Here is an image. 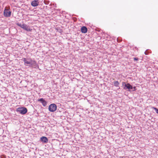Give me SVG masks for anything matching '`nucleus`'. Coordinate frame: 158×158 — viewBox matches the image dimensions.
I'll list each match as a JSON object with an SVG mask.
<instances>
[{
  "label": "nucleus",
  "instance_id": "nucleus-14",
  "mask_svg": "<svg viewBox=\"0 0 158 158\" xmlns=\"http://www.w3.org/2000/svg\"><path fill=\"white\" fill-rule=\"evenodd\" d=\"M133 88L134 89V90H135V89L136 87H133Z\"/></svg>",
  "mask_w": 158,
  "mask_h": 158
},
{
  "label": "nucleus",
  "instance_id": "nucleus-9",
  "mask_svg": "<svg viewBox=\"0 0 158 158\" xmlns=\"http://www.w3.org/2000/svg\"><path fill=\"white\" fill-rule=\"evenodd\" d=\"M41 141L44 143H47L48 142V139L45 136H43L41 138Z\"/></svg>",
  "mask_w": 158,
  "mask_h": 158
},
{
  "label": "nucleus",
  "instance_id": "nucleus-12",
  "mask_svg": "<svg viewBox=\"0 0 158 158\" xmlns=\"http://www.w3.org/2000/svg\"><path fill=\"white\" fill-rule=\"evenodd\" d=\"M152 108L153 109L156 111V112L158 114V109L154 107H152Z\"/></svg>",
  "mask_w": 158,
  "mask_h": 158
},
{
  "label": "nucleus",
  "instance_id": "nucleus-1",
  "mask_svg": "<svg viewBox=\"0 0 158 158\" xmlns=\"http://www.w3.org/2000/svg\"><path fill=\"white\" fill-rule=\"evenodd\" d=\"M16 111L20 114H24L27 113V110L26 107H19L17 109Z\"/></svg>",
  "mask_w": 158,
  "mask_h": 158
},
{
  "label": "nucleus",
  "instance_id": "nucleus-13",
  "mask_svg": "<svg viewBox=\"0 0 158 158\" xmlns=\"http://www.w3.org/2000/svg\"><path fill=\"white\" fill-rule=\"evenodd\" d=\"M134 59L135 60L137 61L138 60V58L136 57H135L134 58Z\"/></svg>",
  "mask_w": 158,
  "mask_h": 158
},
{
  "label": "nucleus",
  "instance_id": "nucleus-11",
  "mask_svg": "<svg viewBox=\"0 0 158 158\" xmlns=\"http://www.w3.org/2000/svg\"><path fill=\"white\" fill-rule=\"evenodd\" d=\"M114 85L116 87H118L119 83L118 81H115L114 82Z\"/></svg>",
  "mask_w": 158,
  "mask_h": 158
},
{
  "label": "nucleus",
  "instance_id": "nucleus-8",
  "mask_svg": "<svg viewBox=\"0 0 158 158\" xmlns=\"http://www.w3.org/2000/svg\"><path fill=\"white\" fill-rule=\"evenodd\" d=\"M81 31L83 33H86L87 31V29L85 26H83L81 28Z\"/></svg>",
  "mask_w": 158,
  "mask_h": 158
},
{
  "label": "nucleus",
  "instance_id": "nucleus-5",
  "mask_svg": "<svg viewBox=\"0 0 158 158\" xmlns=\"http://www.w3.org/2000/svg\"><path fill=\"white\" fill-rule=\"evenodd\" d=\"M4 15L6 17H9L11 15V12L9 10L6 9V8L4 11Z\"/></svg>",
  "mask_w": 158,
  "mask_h": 158
},
{
  "label": "nucleus",
  "instance_id": "nucleus-6",
  "mask_svg": "<svg viewBox=\"0 0 158 158\" xmlns=\"http://www.w3.org/2000/svg\"><path fill=\"white\" fill-rule=\"evenodd\" d=\"M23 61L24 62V64L26 65H29L32 64V61L31 60L28 61L26 58H23Z\"/></svg>",
  "mask_w": 158,
  "mask_h": 158
},
{
  "label": "nucleus",
  "instance_id": "nucleus-2",
  "mask_svg": "<svg viewBox=\"0 0 158 158\" xmlns=\"http://www.w3.org/2000/svg\"><path fill=\"white\" fill-rule=\"evenodd\" d=\"M17 25L27 31H31L32 30V29H31L30 27L27 26V25L24 24H21L19 23H17Z\"/></svg>",
  "mask_w": 158,
  "mask_h": 158
},
{
  "label": "nucleus",
  "instance_id": "nucleus-4",
  "mask_svg": "<svg viewBox=\"0 0 158 158\" xmlns=\"http://www.w3.org/2000/svg\"><path fill=\"white\" fill-rule=\"evenodd\" d=\"M124 84L125 87L123 88L124 89H129L128 90L129 91H130V89H133V87L130 84L127 83V84H126L125 82H122V85H123Z\"/></svg>",
  "mask_w": 158,
  "mask_h": 158
},
{
  "label": "nucleus",
  "instance_id": "nucleus-7",
  "mask_svg": "<svg viewBox=\"0 0 158 158\" xmlns=\"http://www.w3.org/2000/svg\"><path fill=\"white\" fill-rule=\"evenodd\" d=\"M40 102L44 106H46L47 104V102L42 98L40 99Z\"/></svg>",
  "mask_w": 158,
  "mask_h": 158
},
{
  "label": "nucleus",
  "instance_id": "nucleus-10",
  "mask_svg": "<svg viewBox=\"0 0 158 158\" xmlns=\"http://www.w3.org/2000/svg\"><path fill=\"white\" fill-rule=\"evenodd\" d=\"M38 3L39 2L38 1L35 0L31 2V4L33 6H36L38 5Z\"/></svg>",
  "mask_w": 158,
  "mask_h": 158
},
{
  "label": "nucleus",
  "instance_id": "nucleus-3",
  "mask_svg": "<svg viewBox=\"0 0 158 158\" xmlns=\"http://www.w3.org/2000/svg\"><path fill=\"white\" fill-rule=\"evenodd\" d=\"M57 109V106L55 104H51L48 107V110L51 112L55 111Z\"/></svg>",
  "mask_w": 158,
  "mask_h": 158
}]
</instances>
